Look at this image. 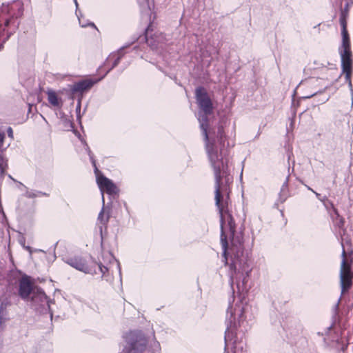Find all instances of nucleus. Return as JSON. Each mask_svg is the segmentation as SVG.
<instances>
[{"label":"nucleus","instance_id":"f257e3e1","mask_svg":"<svg viewBox=\"0 0 353 353\" xmlns=\"http://www.w3.org/2000/svg\"><path fill=\"white\" fill-rule=\"evenodd\" d=\"M195 97L199 108L198 120L204 137L205 151L215 176V201L221 219V241H241L235 237V223L228 210V194L225 199L221 194L223 190L227 192L226 187L222 186V179L225 178L226 184L232 179L228 166L230 143L223 126H218L216 131L209 128L208 117L212 113L213 105L205 88H197Z\"/></svg>","mask_w":353,"mask_h":353},{"label":"nucleus","instance_id":"f03ea898","mask_svg":"<svg viewBox=\"0 0 353 353\" xmlns=\"http://www.w3.org/2000/svg\"><path fill=\"white\" fill-rule=\"evenodd\" d=\"M225 265H229L230 283L234 291L236 285L239 292L247 290L252 268L248 263V252L244 250L243 244H222Z\"/></svg>","mask_w":353,"mask_h":353},{"label":"nucleus","instance_id":"7ed1b4c3","mask_svg":"<svg viewBox=\"0 0 353 353\" xmlns=\"http://www.w3.org/2000/svg\"><path fill=\"white\" fill-rule=\"evenodd\" d=\"M248 305L246 303L242 301H234L229 303V305L226 310L225 316V325L226 330L225 331V348L232 343L233 353H245L244 350L245 344L243 342H237L235 338L236 337V330L240 327L245 321V312L248 309Z\"/></svg>","mask_w":353,"mask_h":353},{"label":"nucleus","instance_id":"20e7f679","mask_svg":"<svg viewBox=\"0 0 353 353\" xmlns=\"http://www.w3.org/2000/svg\"><path fill=\"white\" fill-rule=\"evenodd\" d=\"M342 245V261L340 269V284L341 288V294H344L350 290L352 285V274L350 265L345 259L346 254H352L353 250L350 251V248L353 244H341Z\"/></svg>","mask_w":353,"mask_h":353},{"label":"nucleus","instance_id":"39448f33","mask_svg":"<svg viewBox=\"0 0 353 353\" xmlns=\"http://www.w3.org/2000/svg\"><path fill=\"white\" fill-rule=\"evenodd\" d=\"M339 54L341 59V67L345 74V81L348 83L350 90L352 92L351 75L352 72V54L350 48V42H342L339 48Z\"/></svg>","mask_w":353,"mask_h":353},{"label":"nucleus","instance_id":"423d86ee","mask_svg":"<svg viewBox=\"0 0 353 353\" xmlns=\"http://www.w3.org/2000/svg\"><path fill=\"white\" fill-rule=\"evenodd\" d=\"M126 342L125 353H141L145 350L147 345L146 338L139 331L130 332L126 336Z\"/></svg>","mask_w":353,"mask_h":353},{"label":"nucleus","instance_id":"0eeeda50","mask_svg":"<svg viewBox=\"0 0 353 353\" xmlns=\"http://www.w3.org/2000/svg\"><path fill=\"white\" fill-rule=\"evenodd\" d=\"M39 290L35 285L34 281L30 276L23 275L19 281V294L23 299L30 298L34 300Z\"/></svg>","mask_w":353,"mask_h":353},{"label":"nucleus","instance_id":"6e6552de","mask_svg":"<svg viewBox=\"0 0 353 353\" xmlns=\"http://www.w3.org/2000/svg\"><path fill=\"white\" fill-rule=\"evenodd\" d=\"M65 263L85 274H97L96 268L86 264L85 261L81 257L68 258L65 260Z\"/></svg>","mask_w":353,"mask_h":353},{"label":"nucleus","instance_id":"1a4fd4ad","mask_svg":"<svg viewBox=\"0 0 353 353\" xmlns=\"http://www.w3.org/2000/svg\"><path fill=\"white\" fill-rule=\"evenodd\" d=\"M323 79L312 77L307 80L303 81L301 83V85L303 86H305L306 88H311L312 93L309 95L304 97V98L309 99L312 97L316 95L318 93H321L324 92L326 88V86L322 83Z\"/></svg>","mask_w":353,"mask_h":353},{"label":"nucleus","instance_id":"9d476101","mask_svg":"<svg viewBox=\"0 0 353 353\" xmlns=\"http://www.w3.org/2000/svg\"><path fill=\"white\" fill-rule=\"evenodd\" d=\"M97 181L101 192L102 202L104 203V192L113 196L117 193V188L111 180L104 176H97Z\"/></svg>","mask_w":353,"mask_h":353},{"label":"nucleus","instance_id":"9b49d317","mask_svg":"<svg viewBox=\"0 0 353 353\" xmlns=\"http://www.w3.org/2000/svg\"><path fill=\"white\" fill-rule=\"evenodd\" d=\"M151 25L148 26L145 30V40L146 43L152 48H157L161 43L164 42L165 37L162 33H154L153 35H150Z\"/></svg>","mask_w":353,"mask_h":353},{"label":"nucleus","instance_id":"f8f14e48","mask_svg":"<svg viewBox=\"0 0 353 353\" xmlns=\"http://www.w3.org/2000/svg\"><path fill=\"white\" fill-rule=\"evenodd\" d=\"M103 77L100 79H85L78 82H76L72 85V90L74 92L83 93L90 90L95 83L99 81Z\"/></svg>","mask_w":353,"mask_h":353},{"label":"nucleus","instance_id":"ddd939ff","mask_svg":"<svg viewBox=\"0 0 353 353\" xmlns=\"http://www.w3.org/2000/svg\"><path fill=\"white\" fill-rule=\"evenodd\" d=\"M101 257L104 262L108 261L110 263H112V261H115L117 264V267L119 270V275L121 274V270L120 267V263L119 261L116 260L114 255L108 250H105L103 244H101Z\"/></svg>","mask_w":353,"mask_h":353},{"label":"nucleus","instance_id":"4468645a","mask_svg":"<svg viewBox=\"0 0 353 353\" xmlns=\"http://www.w3.org/2000/svg\"><path fill=\"white\" fill-rule=\"evenodd\" d=\"M330 208L332 209V213L331 216L333 219L334 223L339 228H342L344 226V219L339 215L338 210L334 207L332 203H330Z\"/></svg>","mask_w":353,"mask_h":353},{"label":"nucleus","instance_id":"2eb2a0df","mask_svg":"<svg viewBox=\"0 0 353 353\" xmlns=\"http://www.w3.org/2000/svg\"><path fill=\"white\" fill-rule=\"evenodd\" d=\"M109 218H110V212H109V211L108 212L105 211V209L104 207V203H103L102 209H101L100 213L99 214L98 219H97L98 225H99L101 232H102V227L105 226V225L108 222Z\"/></svg>","mask_w":353,"mask_h":353},{"label":"nucleus","instance_id":"dca6fc26","mask_svg":"<svg viewBox=\"0 0 353 353\" xmlns=\"http://www.w3.org/2000/svg\"><path fill=\"white\" fill-rule=\"evenodd\" d=\"M92 265L93 268H96L97 274L98 273V272H100L101 273L102 279H105L107 281H111V278L108 274L109 268H108L105 265H103L101 263H94Z\"/></svg>","mask_w":353,"mask_h":353},{"label":"nucleus","instance_id":"f3484780","mask_svg":"<svg viewBox=\"0 0 353 353\" xmlns=\"http://www.w3.org/2000/svg\"><path fill=\"white\" fill-rule=\"evenodd\" d=\"M48 99L49 103L54 107L59 108L61 105V101L58 98L57 94L52 91L48 92Z\"/></svg>","mask_w":353,"mask_h":353},{"label":"nucleus","instance_id":"a211bd4d","mask_svg":"<svg viewBox=\"0 0 353 353\" xmlns=\"http://www.w3.org/2000/svg\"><path fill=\"white\" fill-rule=\"evenodd\" d=\"M341 25L342 27L341 34H342V42H350V38L348 35V32L346 28V22L344 19H341Z\"/></svg>","mask_w":353,"mask_h":353},{"label":"nucleus","instance_id":"6ab92c4d","mask_svg":"<svg viewBox=\"0 0 353 353\" xmlns=\"http://www.w3.org/2000/svg\"><path fill=\"white\" fill-rule=\"evenodd\" d=\"M307 188H308V190H311L312 192H314V193L316 194V197H317L320 201H323V202L324 203V205H325V206L326 207V208H327V209H329V208H330V205H328L325 202V199H322V198L321 197L320 194L317 193L316 192H315L314 190H312V188H310V187H307Z\"/></svg>","mask_w":353,"mask_h":353},{"label":"nucleus","instance_id":"aec40b11","mask_svg":"<svg viewBox=\"0 0 353 353\" xmlns=\"http://www.w3.org/2000/svg\"><path fill=\"white\" fill-rule=\"evenodd\" d=\"M78 19H79V23L81 25V27H87L88 26H91L92 27H94V28H96V26L93 23H83V20L82 19L78 16Z\"/></svg>","mask_w":353,"mask_h":353},{"label":"nucleus","instance_id":"412c9836","mask_svg":"<svg viewBox=\"0 0 353 353\" xmlns=\"http://www.w3.org/2000/svg\"><path fill=\"white\" fill-rule=\"evenodd\" d=\"M88 154L90 156L92 163L93 166L94 167L95 172H98V169L96 166V162H95V160L94 159L93 154H92L91 151L89 149H88Z\"/></svg>","mask_w":353,"mask_h":353},{"label":"nucleus","instance_id":"4be33fe9","mask_svg":"<svg viewBox=\"0 0 353 353\" xmlns=\"http://www.w3.org/2000/svg\"><path fill=\"white\" fill-rule=\"evenodd\" d=\"M120 59H121V57H118L117 59H115V60L114 61L113 65H112V68L110 69H112L114 67L117 65V64L119 62Z\"/></svg>","mask_w":353,"mask_h":353},{"label":"nucleus","instance_id":"5701e85b","mask_svg":"<svg viewBox=\"0 0 353 353\" xmlns=\"http://www.w3.org/2000/svg\"><path fill=\"white\" fill-rule=\"evenodd\" d=\"M4 139L3 134L0 133V146L1 145Z\"/></svg>","mask_w":353,"mask_h":353},{"label":"nucleus","instance_id":"b1692460","mask_svg":"<svg viewBox=\"0 0 353 353\" xmlns=\"http://www.w3.org/2000/svg\"><path fill=\"white\" fill-rule=\"evenodd\" d=\"M8 135L10 137H12V130L11 128H9L8 130Z\"/></svg>","mask_w":353,"mask_h":353},{"label":"nucleus","instance_id":"393cba45","mask_svg":"<svg viewBox=\"0 0 353 353\" xmlns=\"http://www.w3.org/2000/svg\"><path fill=\"white\" fill-rule=\"evenodd\" d=\"M140 5L148 2V0H137Z\"/></svg>","mask_w":353,"mask_h":353},{"label":"nucleus","instance_id":"a878e982","mask_svg":"<svg viewBox=\"0 0 353 353\" xmlns=\"http://www.w3.org/2000/svg\"><path fill=\"white\" fill-rule=\"evenodd\" d=\"M48 305L49 313H50V319H52V310L50 309V305L49 304H48Z\"/></svg>","mask_w":353,"mask_h":353},{"label":"nucleus","instance_id":"bb28decb","mask_svg":"<svg viewBox=\"0 0 353 353\" xmlns=\"http://www.w3.org/2000/svg\"><path fill=\"white\" fill-rule=\"evenodd\" d=\"M80 109H81V105H80V103H79L77 107V110H79L80 111Z\"/></svg>","mask_w":353,"mask_h":353},{"label":"nucleus","instance_id":"cd10ccee","mask_svg":"<svg viewBox=\"0 0 353 353\" xmlns=\"http://www.w3.org/2000/svg\"><path fill=\"white\" fill-rule=\"evenodd\" d=\"M52 327H50L48 329V332H52Z\"/></svg>","mask_w":353,"mask_h":353},{"label":"nucleus","instance_id":"c85d7f7f","mask_svg":"<svg viewBox=\"0 0 353 353\" xmlns=\"http://www.w3.org/2000/svg\"><path fill=\"white\" fill-rule=\"evenodd\" d=\"M75 4H76V6L77 7L78 6V3H77V0H74Z\"/></svg>","mask_w":353,"mask_h":353}]
</instances>
